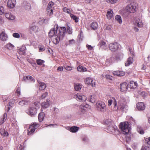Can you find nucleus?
I'll use <instances>...</instances> for the list:
<instances>
[{"label":"nucleus","mask_w":150,"mask_h":150,"mask_svg":"<svg viewBox=\"0 0 150 150\" xmlns=\"http://www.w3.org/2000/svg\"><path fill=\"white\" fill-rule=\"evenodd\" d=\"M66 29L64 27H61L58 29V25H55L54 27L51 29L49 33V35L50 37L53 36L56 37L53 40L55 44H58L60 40H62L65 35Z\"/></svg>","instance_id":"1"},{"label":"nucleus","mask_w":150,"mask_h":150,"mask_svg":"<svg viewBox=\"0 0 150 150\" xmlns=\"http://www.w3.org/2000/svg\"><path fill=\"white\" fill-rule=\"evenodd\" d=\"M114 100L113 105L114 106L113 108L114 111H117L118 110L123 111L125 108H127L126 103L127 102L125 98H122L118 103V106L117 105V103L116 100L115 98H112Z\"/></svg>","instance_id":"2"},{"label":"nucleus","mask_w":150,"mask_h":150,"mask_svg":"<svg viewBox=\"0 0 150 150\" xmlns=\"http://www.w3.org/2000/svg\"><path fill=\"white\" fill-rule=\"evenodd\" d=\"M120 128L122 131V133L127 135L126 138L127 140H130V135L128 134L130 131V128L129 123L127 122H121L120 125Z\"/></svg>","instance_id":"3"},{"label":"nucleus","mask_w":150,"mask_h":150,"mask_svg":"<svg viewBox=\"0 0 150 150\" xmlns=\"http://www.w3.org/2000/svg\"><path fill=\"white\" fill-rule=\"evenodd\" d=\"M106 123L109 126L107 127V130L109 132H114L117 130V127L114 125L112 124V122L108 120L106 121Z\"/></svg>","instance_id":"4"},{"label":"nucleus","mask_w":150,"mask_h":150,"mask_svg":"<svg viewBox=\"0 0 150 150\" xmlns=\"http://www.w3.org/2000/svg\"><path fill=\"white\" fill-rule=\"evenodd\" d=\"M96 106L98 110L102 112L106 111V105L104 102L99 101L96 103Z\"/></svg>","instance_id":"5"},{"label":"nucleus","mask_w":150,"mask_h":150,"mask_svg":"<svg viewBox=\"0 0 150 150\" xmlns=\"http://www.w3.org/2000/svg\"><path fill=\"white\" fill-rule=\"evenodd\" d=\"M74 98L77 100L79 101H85L86 98L85 96L83 95L81 93H78L74 96Z\"/></svg>","instance_id":"6"},{"label":"nucleus","mask_w":150,"mask_h":150,"mask_svg":"<svg viewBox=\"0 0 150 150\" xmlns=\"http://www.w3.org/2000/svg\"><path fill=\"white\" fill-rule=\"evenodd\" d=\"M38 126V123H34L29 127V129L28 130V135H30L32 134V133L34 132L35 129H36Z\"/></svg>","instance_id":"7"},{"label":"nucleus","mask_w":150,"mask_h":150,"mask_svg":"<svg viewBox=\"0 0 150 150\" xmlns=\"http://www.w3.org/2000/svg\"><path fill=\"white\" fill-rule=\"evenodd\" d=\"M136 6L134 4H130L126 6V10L129 13H132L136 11Z\"/></svg>","instance_id":"8"},{"label":"nucleus","mask_w":150,"mask_h":150,"mask_svg":"<svg viewBox=\"0 0 150 150\" xmlns=\"http://www.w3.org/2000/svg\"><path fill=\"white\" fill-rule=\"evenodd\" d=\"M118 47V44L116 42L110 43L109 45V49L112 51H116Z\"/></svg>","instance_id":"9"},{"label":"nucleus","mask_w":150,"mask_h":150,"mask_svg":"<svg viewBox=\"0 0 150 150\" xmlns=\"http://www.w3.org/2000/svg\"><path fill=\"white\" fill-rule=\"evenodd\" d=\"M27 113L31 116H33L37 113V109L35 107H30L27 110Z\"/></svg>","instance_id":"10"},{"label":"nucleus","mask_w":150,"mask_h":150,"mask_svg":"<svg viewBox=\"0 0 150 150\" xmlns=\"http://www.w3.org/2000/svg\"><path fill=\"white\" fill-rule=\"evenodd\" d=\"M89 105L87 104L83 103L80 106V110L81 114H83L85 112L87 108L89 107Z\"/></svg>","instance_id":"11"},{"label":"nucleus","mask_w":150,"mask_h":150,"mask_svg":"<svg viewBox=\"0 0 150 150\" xmlns=\"http://www.w3.org/2000/svg\"><path fill=\"white\" fill-rule=\"evenodd\" d=\"M86 83L88 85H90L93 87H94L95 86V82H93L92 79L91 78L88 77L86 78L85 80Z\"/></svg>","instance_id":"12"},{"label":"nucleus","mask_w":150,"mask_h":150,"mask_svg":"<svg viewBox=\"0 0 150 150\" xmlns=\"http://www.w3.org/2000/svg\"><path fill=\"white\" fill-rule=\"evenodd\" d=\"M16 4V0H8L7 3L8 7L12 8L15 6Z\"/></svg>","instance_id":"13"},{"label":"nucleus","mask_w":150,"mask_h":150,"mask_svg":"<svg viewBox=\"0 0 150 150\" xmlns=\"http://www.w3.org/2000/svg\"><path fill=\"white\" fill-rule=\"evenodd\" d=\"M128 84L126 83H124L120 85V88L121 91H127L128 88Z\"/></svg>","instance_id":"14"},{"label":"nucleus","mask_w":150,"mask_h":150,"mask_svg":"<svg viewBox=\"0 0 150 150\" xmlns=\"http://www.w3.org/2000/svg\"><path fill=\"white\" fill-rule=\"evenodd\" d=\"M23 6L25 10H29L31 9V6L30 4L26 1L23 2Z\"/></svg>","instance_id":"15"},{"label":"nucleus","mask_w":150,"mask_h":150,"mask_svg":"<svg viewBox=\"0 0 150 150\" xmlns=\"http://www.w3.org/2000/svg\"><path fill=\"white\" fill-rule=\"evenodd\" d=\"M50 103V101L47 100L46 102H44L42 103V107L44 109L46 108L49 106Z\"/></svg>","instance_id":"16"},{"label":"nucleus","mask_w":150,"mask_h":150,"mask_svg":"<svg viewBox=\"0 0 150 150\" xmlns=\"http://www.w3.org/2000/svg\"><path fill=\"white\" fill-rule=\"evenodd\" d=\"M137 107L139 110H143L145 109V106L143 103L140 102L137 104Z\"/></svg>","instance_id":"17"},{"label":"nucleus","mask_w":150,"mask_h":150,"mask_svg":"<svg viewBox=\"0 0 150 150\" xmlns=\"http://www.w3.org/2000/svg\"><path fill=\"white\" fill-rule=\"evenodd\" d=\"M0 38L3 41H5L7 40L8 36L4 32H2L0 35Z\"/></svg>","instance_id":"18"},{"label":"nucleus","mask_w":150,"mask_h":150,"mask_svg":"<svg viewBox=\"0 0 150 150\" xmlns=\"http://www.w3.org/2000/svg\"><path fill=\"white\" fill-rule=\"evenodd\" d=\"M128 85L129 87L131 89H132L136 88L137 86V84L136 82L131 81Z\"/></svg>","instance_id":"19"},{"label":"nucleus","mask_w":150,"mask_h":150,"mask_svg":"<svg viewBox=\"0 0 150 150\" xmlns=\"http://www.w3.org/2000/svg\"><path fill=\"white\" fill-rule=\"evenodd\" d=\"M29 103V101L27 99L25 98L19 102V104L21 106L28 105Z\"/></svg>","instance_id":"20"},{"label":"nucleus","mask_w":150,"mask_h":150,"mask_svg":"<svg viewBox=\"0 0 150 150\" xmlns=\"http://www.w3.org/2000/svg\"><path fill=\"white\" fill-rule=\"evenodd\" d=\"M39 83V89L41 90L45 89L46 88V84L43 82L38 81Z\"/></svg>","instance_id":"21"},{"label":"nucleus","mask_w":150,"mask_h":150,"mask_svg":"<svg viewBox=\"0 0 150 150\" xmlns=\"http://www.w3.org/2000/svg\"><path fill=\"white\" fill-rule=\"evenodd\" d=\"M54 3L51 1L49 2L47 6V10L48 12H49V10H50L51 11L50 13H53V10L52 9V7L54 5Z\"/></svg>","instance_id":"22"},{"label":"nucleus","mask_w":150,"mask_h":150,"mask_svg":"<svg viewBox=\"0 0 150 150\" xmlns=\"http://www.w3.org/2000/svg\"><path fill=\"white\" fill-rule=\"evenodd\" d=\"M135 25L139 27H142L143 25L142 20L137 18L135 22Z\"/></svg>","instance_id":"23"},{"label":"nucleus","mask_w":150,"mask_h":150,"mask_svg":"<svg viewBox=\"0 0 150 150\" xmlns=\"http://www.w3.org/2000/svg\"><path fill=\"white\" fill-rule=\"evenodd\" d=\"M113 12L112 10H108L107 13V18L109 19H110L113 16Z\"/></svg>","instance_id":"24"},{"label":"nucleus","mask_w":150,"mask_h":150,"mask_svg":"<svg viewBox=\"0 0 150 150\" xmlns=\"http://www.w3.org/2000/svg\"><path fill=\"white\" fill-rule=\"evenodd\" d=\"M5 16L6 18L9 20H13L15 19V16L9 13H6Z\"/></svg>","instance_id":"25"},{"label":"nucleus","mask_w":150,"mask_h":150,"mask_svg":"<svg viewBox=\"0 0 150 150\" xmlns=\"http://www.w3.org/2000/svg\"><path fill=\"white\" fill-rule=\"evenodd\" d=\"M31 30L33 31L35 33H36L38 31L39 28L38 27L35 25H32L30 27Z\"/></svg>","instance_id":"26"},{"label":"nucleus","mask_w":150,"mask_h":150,"mask_svg":"<svg viewBox=\"0 0 150 150\" xmlns=\"http://www.w3.org/2000/svg\"><path fill=\"white\" fill-rule=\"evenodd\" d=\"M98 27V24L96 22L92 23L91 25V27L92 29L95 30L97 29Z\"/></svg>","instance_id":"27"},{"label":"nucleus","mask_w":150,"mask_h":150,"mask_svg":"<svg viewBox=\"0 0 150 150\" xmlns=\"http://www.w3.org/2000/svg\"><path fill=\"white\" fill-rule=\"evenodd\" d=\"M133 61V59L132 57H130L128 58L127 61L125 63L126 66H128L131 64Z\"/></svg>","instance_id":"28"},{"label":"nucleus","mask_w":150,"mask_h":150,"mask_svg":"<svg viewBox=\"0 0 150 150\" xmlns=\"http://www.w3.org/2000/svg\"><path fill=\"white\" fill-rule=\"evenodd\" d=\"M44 113L43 112H40L39 114L38 118L40 122L42 121L44 118Z\"/></svg>","instance_id":"29"},{"label":"nucleus","mask_w":150,"mask_h":150,"mask_svg":"<svg viewBox=\"0 0 150 150\" xmlns=\"http://www.w3.org/2000/svg\"><path fill=\"white\" fill-rule=\"evenodd\" d=\"M89 101L92 103H95L96 100V96L94 95H91L89 98Z\"/></svg>","instance_id":"30"},{"label":"nucleus","mask_w":150,"mask_h":150,"mask_svg":"<svg viewBox=\"0 0 150 150\" xmlns=\"http://www.w3.org/2000/svg\"><path fill=\"white\" fill-rule=\"evenodd\" d=\"M77 69L78 71L81 72H83L87 71V69L85 67H82L81 66H79L77 68Z\"/></svg>","instance_id":"31"},{"label":"nucleus","mask_w":150,"mask_h":150,"mask_svg":"<svg viewBox=\"0 0 150 150\" xmlns=\"http://www.w3.org/2000/svg\"><path fill=\"white\" fill-rule=\"evenodd\" d=\"M6 117L7 114L6 113H5L3 115L1 120H0V125H1L4 122L6 119Z\"/></svg>","instance_id":"32"},{"label":"nucleus","mask_w":150,"mask_h":150,"mask_svg":"<svg viewBox=\"0 0 150 150\" xmlns=\"http://www.w3.org/2000/svg\"><path fill=\"white\" fill-rule=\"evenodd\" d=\"M113 74L115 75H117L120 76H123L124 75V72L119 71H114L113 73Z\"/></svg>","instance_id":"33"},{"label":"nucleus","mask_w":150,"mask_h":150,"mask_svg":"<svg viewBox=\"0 0 150 150\" xmlns=\"http://www.w3.org/2000/svg\"><path fill=\"white\" fill-rule=\"evenodd\" d=\"M1 134L4 136H7L8 135V133L4 129H1L0 130Z\"/></svg>","instance_id":"34"},{"label":"nucleus","mask_w":150,"mask_h":150,"mask_svg":"<svg viewBox=\"0 0 150 150\" xmlns=\"http://www.w3.org/2000/svg\"><path fill=\"white\" fill-rule=\"evenodd\" d=\"M79 129V128L78 127L73 126L70 128V131L72 132H76Z\"/></svg>","instance_id":"35"},{"label":"nucleus","mask_w":150,"mask_h":150,"mask_svg":"<svg viewBox=\"0 0 150 150\" xmlns=\"http://www.w3.org/2000/svg\"><path fill=\"white\" fill-rule=\"evenodd\" d=\"M71 18L75 21L76 22H77L79 21V19L75 15L71 13H70Z\"/></svg>","instance_id":"36"},{"label":"nucleus","mask_w":150,"mask_h":150,"mask_svg":"<svg viewBox=\"0 0 150 150\" xmlns=\"http://www.w3.org/2000/svg\"><path fill=\"white\" fill-rule=\"evenodd\" d=\"M5 47L7 49L10 50H11L13 49L14 47V46L12 44L10 43H9L6 45Z\"/></svg>","instance_id":"37"},{"label":"nucleus","mask_w":150,"mask_h":150,"mask_svg":"<svg viewBox=\"0 0 150 150\" xmlns=\"http://www.w3.org/2000/svg\"><path fill=\"white\" fill-rule=\"evenodd\" d=\"M115 19L116 20L120 23L121 24L122 23V20L120 16L117 15L116 16Z\"/></svg>","instance_id":"38"},{"label":"nucleus","mask_w":150,"mask_h":150,"mask_svg":"<svg viewBox=\"0 0 150 150\" xmlns=\"http://www.w3.org/2000/svg\"><path fill=\"white\" fill-rule=\"evenodd\" d=\"M99 45H100V47L103 48H105L106 47V43L104 41H102L99 42Z\"/></svg>","instance_id":"39"},{"label":"nucleus","mask_w":150,"mask_h":150,"mask_svg":"<svg viewBox=\"0 0 150 150\" xmlns=\"http://www.w3.org/2000/svg\"><path fill=\"white\" fill-rule=\"evenodd\" d=\"M25 49L26 48L24 46L21 47L20 49L19 53L21 54H23L25 52Z\"/></svg>","instance_id":"40"},{"label":"nucleus","mask_w":150,"mask_h":150,"mask_svg":"<svg viewBox=\"0 0 150 150\" xmlns=\"http://www.w3.org/2000/svg\"><path fill=\"white\" fill-rule=\"evenodd\" d=\"M82 87V85L80 84H76L74 86V88L76 91L80 90Z\"/></svg>","instance_id":"41"},{"label":"nucleus","mask_w":150,"mask_h":150,"mask_svg":"<svg viewBox=\"0 0 150 150\" xmlns=\"http://www.w3.org/2000/svg\"><path fill=\"white\" fill-rule=\"evenodd\" d=\"M67 32L69 34H71L72 33V29L69 26L67 25Z\"/></svg>","instance_id":"42"},{"label":"nucleus","mask_w":150,"mask_h":150,"mask_svg":"<svg viewBox=\"0 0 150 150\" xmlns=\"http://www.w3.org/2000/svg\"><path fill=\"white\" fill-rule=\"evenodd\" d=\"M144 142L146 146H149V145H150V137L146 138Z\"/></svg>","instance_id":"43"},{"label":"nucleus","mask_w":150,"mask_h":150,"mask_svg":"<svg viewBox=\"0 0 150 150\" xmlns=\"http://www.w3.org/2000/svg\"><path fill=\"white\" fill-rule=\"evenodd\" d=\"M36 62L38 65H41L45 62L44 61L40 59H37Z\"/></svg>","instance_id":"44"},{"label":"nucleus","mask_w":150,"mask_h":150,"mask_svg":"<svg viewBox=\"0 0 150 150\" xmlns=\"http://www.w3.org/2000/svg\"><path fill=\"white\" fill-rule=\"evenodd\" d=\"M25 78H26L27 79L30 80L31 81H34V80L33 79V78L31 76H26L25 77H23V79H24V80L25 79Z\"/></svg>","instance_id":"45"},{"label":"nucleus","mask_w":150,"mask_h":150,"mask_svg":"<svg viewBox=\"0 0 150 150\" xmlns=\"http://www.w3.org/2000/svg\"><path fill=\"white\" fill-rule=\"evenodd\" d=\"M64 68L67 71H71L72 70V67L69 66H64Z\"/></svg>","instance_id":"46"},{"label":"nucleus","mask_w":150,"mask_h":150,"mask_svg":"<svg viewBox=\"0 0 150 150\" xmlns=\"http://www.w3.org/2000/svg\"><path fill=\"white\" fill-rule=\"evenodd\" d=\"M4 12V8L2 6H0V15L3 14Z\"/></svg>","instance_id":"47"},{"label":"nucleus","mask_w":150,"mask_h":150,"mask_svg":"<svg viewBox=\"0 0 150 150\" xmlns=\"http://www.w3.org/2000/svg\"><path fill=\"white\" fill-rule=\"evenodd\" d=\"M48 95V93L47 92H45L43 93L40 98V99H43L45 98Z\"/></svg>","instance_id":"48"},{"label":"nucleus","mask_w":150,"mask_h":150,"mask_svg":"<svg viewBox=\"0 0 150 150\" xmlns=\"http://www.w3.org/2000/svg\"><path fill=\"white\" fill-rule=\"evenodd\" d=\"M138 93L139 94L143 97L145 96L146 94L145 92L143 91H139L138 92Z\"/></svg>","instance_id":"49"},{"label":"nucleus","mask_w":150,"mask_h":150,"mask_svg":"<svg viewBox=\"0 0 150 150\" xmlns=\"http://www.w3.org/2000/svg\"><path fill=\"white\" fill-rule=\"evenodd\" d=\"M69 42L70 45L75 44L76 42L75 40L74 39L69 40Z\"/></svg>","instance_id":"50"},{"label":"nucleus","mask_w":150,"mask_h":150,"mask_svg":"<svg viewBox=\"0 0 150 150\" xmlns=\"http://www.w3.org/2000/svg\"><path fill=\"white\" fill-rule=\"evenodd\" d=\"M141 150H150L149 146H143Z\"/></svg>","instance_id":"51"},{"label":"nucleus","mask_w":150,"mask_h":150,"mask_svg":"<svg viewBox=\"0 0 150 150\" xmlns=\"http://www.w3.org/2000/svg\"><path fill=\"white\" fill-rule=\"evenodd\" d=\"M13 36L14 38H20L19 34L18 33H13Z\"/></svg>","instance_id":"52"},{"label":"nucleus","mask_w":150,"mask_h":150,"mask_svg":"<svg viewBox=\"0 0 150 150\" xmlns=\"http://www.w3.org/2000/svg\"><path fill=\"white\" fill-rule=\"evenodd\" d=\"M114 59V58L112 57H109L106 59V62L109 63H112Z\"/></svg>","instance_id":"53"},{"label":"nucleus","mask_w":150,"mask_h":150,"mask_svg":"<svg viewBox=\"0 0 150 150\" xmlns=\"http://www.w3.org/2000/svg\"><path fill=\"white\" fill-rule=\"evenodd\" d=\"M106 1L108 3H110L111 4L116 3L117 1V0H106Z\"/></svg>","instance_id":"54"},{"label":"nucleus","mask_w":150,"mask_h":150,"mask_svg":"<svg viewBox=\"0 0 150 150\" xmlns=\"http://www.w3.org/2000/svg\"><path fill=\"white\" fill-rule=\"evenodd\" d=\"M113 98H112V99L111 100H108V105L110 106L112 104V102H114L113 99H112Z\"/></svg>","instance_id":"55"},{"label":"nucleus","mask_w":150,"mask_h":150,"mask_svg":"<svg viewBox=\"0 0 150 150\" xmlns=\"http://www.w3.org/2000/svg\"><path fill=\"white\" fill-rule=\"evenodd\" d=\"M129 51L131 53V54L132 55V56H134V52L133 51L132 49L131 48H129Z\"/></svg>","instance_id":"56"},{"label":"nucleus","mask_w":150,"mask_h":150,"mask_svg":"<svg viewBox=\"0 0 150 150\" xmlns=\"http://www.w3.org/2000/svg\"><path fill=\"white\" fill-rule=\"evenodd\" d=\"M16 93L18 94V96L20 95V88L19 87H18L17 88V90L16 91Z\"/></svg>","instance_id":"57"},{"label":"nucleus","mask_w":150,"mask_h":150,"mask_svg":"<svg viewBox=\"0 0 150 150\" xmlns=\"http://www.w3.org/2000/svg\"><path fill=\"white\" fill-rule=\"evenodd\" d=\"M39 51L42 52L44 51L45 50V48L42 46L39 47Z\"/></svg>","instance_id":"58"},{"label":"nucleus","mask_w":150,"mask_h":150,"mask_svg":"<svg viewBox=\"0 0 150 150\" xmlns=\"http://www.w3.org/2000/svg\"><path fill=\"white\" fill-rule=\"evenodd\" d=\"M63 70V67H59L57 68V70L62 71Z\"/></svg>","instance_id":"59"},{"label":"nucleus","mask_w":150,"mask_h":150,"mask_svg":"<svg viewBox=\"0 0 150 150\" xmlns=\"http://www.w3.org/2000/svg\"><path fill=\"white\" fill-rule=\"evenodd\" d=\"M4 20L2 17L0 16V24H2L4 23Z\"/></svg>","instance_id":"60"},{"label":"nucleus","mask_w":150,"mask_h":150,"mask_svg":"<svg viewBox=\"0 0 150 150\" xmlns=\"http://www.w3.org/2000/svg\"><path fill=\"white\" fill-rule=\"evenodd\" d=\"M137 131L141 134H144V131L143 129L140 130L139 129H137Z\"/></svg>","instance_id":"61"},{"label":"nucleus","mask_w":150,"mask_h":150,"mask_svg":"<svg viewBox=\"0 0 150 150\" xmlns=\"http://www.w3.org/2000/svg\"><path fill=\"white\" fill-rule=\"evenodd\" d=\"M105 77L106 79H111V76L108 75H105Z\"/></svg>","instance_id":"62"},{"label":"nucleus","mask_w":150,"mask_h":150,"mask_svg":"<svg viewBox=\"0 0 150 150\" xmlns=\"http://www.w3.org/2000/svg\"><path fill=\"white\" fill-rule=\"evenodd\" d=\"M68 9L67 8L64 7L63 8V10L64 12H66Z\"/></svg>","instance_id":"63"},{"label":"nucleus","mask_w":150,"mask_h":150,"mask_svg":"<svg viewBox=\"0 0 150 150\" xmlns=\"http://www.w3.org/2000/svg\"><path fill=\"white\" fill-rule=\"evenodd\" d=\"M87 47L89 50H91L93 49V47L90 45H88Z\"/></svg>","instance_id":"64"}]
</instances>
